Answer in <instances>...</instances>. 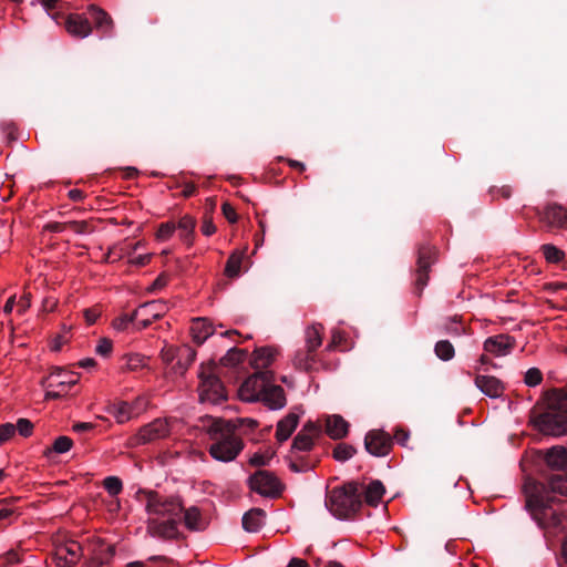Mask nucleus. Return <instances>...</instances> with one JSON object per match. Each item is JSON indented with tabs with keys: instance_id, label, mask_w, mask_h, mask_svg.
Listing matches in <instances>:
<instances>
[{
	"instance_id": "35",
	"label": "nucleus",
	"mask_w": 567,
	"mask_h": 567,
	"mask_svg": "<svg viewBox=\"0 0 567 567\" xmlns=\"http://www.w3.org/2000/svg\"><path fill=\"white\" fill-rule=\"evenodd\" d=\"M182 513H184V523L188 529L200 530L204 528L200 512L197 507L183 508Z\"/></svg>"
},
{
	"instance_id": "26",
	"label": "nucleus",
	"mask_w": 567,
	"mask_h": 567,
	"mask_svg": "<svg viewBox=\"0 0 567 567\" xmlns=\"http://www.w3.org/2000/svg\"><path fill=\"white\" fill-rule=\"evenodd\" d=\"M299 423V415L290 412L277 423L276 439L279 443L287 441Z\"/></svg>"
},
{
	"instance_id": "24",
	"label": "nucleus",
	"mask_w": 567,
	"mask_h": 567,
	"mask_svg": "<svg viewBox=\"0 0 567 567\" xmlns=\"http://www.w3.org/2000/svg\"><path fill=\"white\" fill-rule=\"evenodd\" d=\"M196 359V350L187 344L178 347L176 362L173 364V373L182 375Z\"/></svg>"
},
{
	"instance_id": "52",
	"label": "nucleus",
	"mask_w": 567,
	"mask_h": 567,
	"mask_svg": "<svg viewBox=\"0 0 567 567\" xmlns=\"http://www.w3.org/2000/svg\"><path fill=\"white\" fill-rule=\"evenodd\" d=\"M221 212L225 218L230 223L235 224L238 219V215L235 208L227 202H225L221 206Z\"/></svg>"
},
{
	"instance_id": "40",
	"label": "nucleus",
	"mask_w": 567,
	"mask_h": 567,
	"mask_svg": "<svg viewBox=\"0 0 567 567\" xmlns=\"http://www.w3.org/2000/svg\"><path fill=\"white\" fill-rule=\"evenodd\" d=\"M355 453L357 450L353 445L339 443L333 449L332 456L338 462H346L350 460Z\"/></svg>"
},
{
	"instance_id": "10",
	"label": "nucleus",
	"mask_w": 567,
	"mask_h": 567,
	"mask_svg": "<svg viewBox=\"0 0 567 567\" xmlns=\"http://www.w3.org/2000/svg\"><path fill=\"white\" fill-rule=\"evenodd\" d=\"M169 434V427L166 421L156 419L153 422L142 426L137 434L130 439L131 446L147 444Z\"/></svg>"
},
{
	"instance_id": "38",
	"label": "nucleus",
	"mask_w": 567,
	"mask_h": 567,
	"mask_svg": "<svg viewBox=\"0 0 567 567\" xmlns=\"http://www.w3.org/2000/svg\"><path fill=\"white\" fill-rule=\"evenodd\" d=\"M313 446L315 441L299 432L292 441L290 452L291 454H296L298 452H309L313 449Z\"/></svg>"
},
{
	"instance_id": "6",
	"label": "nucleus",
	"mask_w": 567,
	"mask_h": 567,
	"mask_svg": "<svg viewBox=\"0 0 567 567\" xmlns=\"http://www.w3.org/2000/svg\"><path fill=\"white\" fill-rule=\"evenodd\" d=\"M215 367H204L202 364L198 378L200 383L198 386L200 402L219 404L227 400L225 386L220 379L214 373Z\"/></svg>"
},
{
	"instance_id": "19",
	"label": "nucleus",
	"mask_w": 567,
	"mask_h": 567,
	"mask_svg": "<svg viewBox=\"0 0 567 567\" xmlns=\"http://www.w3.org/2000/svg\"><path fill=\"white\" fill-rule=\"evenodd\" d=\"M89 14L95 25V29L103 35H111L114 23L111 16L103 9L91 4L89 7Z\"/></svg>"
},
{
	"instance_id": "47",
	"label": "nucleus",
	"mask_w": 567,
	"mask_h": 567,
	"mask_svg": "<svg viewBox=\"0 0 567 567\" xmlns=\"http://www.w3.org/2000/svg\"><path fill=\"white\" fill-rule=\"evenodd\" d=\"M176 225L174 223H163L159 225L156 238L161 241L167 240L175 231Z\"/></svg>"
},
{
	"instance_id": "28",
	"label": "nucleus",
	"mask_w": 567,
	"mask_h": 567,
	"mask_svg": "<svg viewBox=\"0 0 567 567\" xmlns=\"http://www.w3.org/2000/svg\"><path fill=\"white\" fill-rule=\"evenodd\" d=\"M266 513L261 508H252L243 516V527L245 530L257 532L264 524Z\"/></svg>"
},
{
	"instance_id": "49",
	"label": "nucleus",
	"mask_w": 567,
	"mask_h": 567,
	"mask_svg": "<svg viewBox=\"0 0 567 567\" xmlns=\"http://www.w3.org/2000/svg\"><path fill=\"white\" fill-rule=\"evenodd\" d=\"M68 228H71L73 231H75L76 234H90L93 231V227L91 226V224L86 220H72V221H68Z\"/></svg>"
},
{
	"instance_id": "57",
	"label": "nucleus",
	"mask_w": 567,
	"mask_h": 567,
	"mask_svg": "<svg viewBox=\"0 0 567 567\" xmlns=\"http://www.w3.org/2000/svg\"><path fill=\"white\" fill-rule=\"evenodd\" d=\"M410 437L409 431L404 429H396L392 440L394 439L400 445L405 446Z\"/></svg>"
},
{
	"instance_id": "32",
	"label": "nucleus",
	"mask_w": 567,
	"mask_h": 567,
	"mask_svg": "<svg viewBox=\"0 0 567 567\" xmlns=\"http://www.w3.org/2000/svg\"><path fill=\"white\" fill-rule=\"evenodd\" d=\"M323 326L321 323L312 324L305 331V348L317 352V349L322 344Z\"/></svg>"
},
{
	"instance_id": "15",
	"label": "nucleus",
	"mask_w": 567,
	"mask_h": 567,
	"mask_svg": "<svg viewBox=\"0 0 567 567\" xmlns=\"http://www.w3.org/2000/svg\"><path fill=\"white\" fill-rule=\"evenodd\" d=\"M349 423L339 414L326 417L324 431L332 440H341L349 433Z\"/></svg>"
},
{
	"instance_id": "39",
	"label": "nucleus",
	"mask_w": 567,
	"mask_h": 567,
	"mask_svg": "<svg viewBox=\"0 0 567 567\" xmlns=\"http://www.w3.org/2000/svg\"><path fill=\"white\" fill-rule=\"evenodd\" d=\"M440 329L452 336V337H461L466 332V328L462 326L458 321V317L454 316L452 318H449L441 327Z\"/></svg>"
},
{
	"instance_id": "61",
	"label": "nucleus",
	"mask_w": 567,
	"mask_h": 567,
	"mask_svg": "<svg viewBox=\"0 0 567 567\" xmlns=\"http://www.w3.org/2000/svg\"><path fill=\"white\" fill-rule=\"evenodd\" d=\"M560 289L567 290V282H549L546 285V290L556 292Z\"/></svg>"
},
{
	"instance_id": "9",
	"label": "nucleus",
	"mask_w": 567,
	"mask_h": 567,
	"mask_svg": "<svg viewBox=\"0 0 567 567\" xmlns=\"http://www.w3.org/2000/svg\"><path fill=\"white\" fill-rule=\"evenodd\" d=\"M249 487L261 496L275 498L278 497L284 485L271 472L259 470L248 480Z\"/></svg>"
},
{
	"instance_id": "36",
	"label": "nucleus",
	"mask_w": 567,
	"mask_h": 567,
	"mask_svg": "<svg viewBox=\"0 0 567 567\" xmlns=\"http://www.w3.org/2000/svg\"><path fill=\"white\" fill-rule=\"evenodd\" d=\"M247 355V350L239 348H231L227 353L220 358V364L224 367H235L243 362Z\"/></svg>"
},
{
	"instance_id": "64",
	"label": "nucleus",
	"mask_w": 567,
	"mask_h": 567,
	"mask_svg": "<svg viewBox=\"0 0 567 567\" xmlns=\"http://www.w3.org/2000/svg\"><path fill=\"white\" fill-rule=\"evenodd\" d=\"M287 567H310L309 564L301 558H291Z\"/></svg>"
},
{
	"instance_id": "43",
	"label": "nucleus",
	"mask_w": 567,
	"mask_h": 567,
	"mask_svg": "<svg viewBox=\"0 0 567 567\" xmlns=\"http://www.w3.org/2000/svg\"><path fill=\"white\" fill-rule=\"evenodd\" d=\"M103 486L112 496L118 495L123 489L122 481L117 476H107L103 481Z\"/></svg>"
},
{
	"instance_id": "58",
	"label": "nucleus",
	"mask_w": 567,
	"mask_h": 567,
	"mask_svg": "<svg viewBox=\"0 0 567 567\" xmlns=\"http://www.w3.org/2000/svg\"><path fill=\"white\" fill-rule=\"evenodd\" d=\"M216 231V226L213 224V220L210 217L206 216L204 218L203 225H202V233L205 236H210Z\"/></svg>"
},
{
	"instance_id": "30",
	"label": "nucleus",
	"mask_w": 567,
	"mask_h": 567,
	"mask_svg": "<svg viewBox=\"0 0 567 567\" xmlns=\"http://www.w3.org/2000/svg\"><path fill=\"white\" fill-rule=\"evenodd\" d=\"M289 468L295 473H305L317 466L319 460L312 461L309 456L291 454L287 457Z\"/></svg>"
},
{
	"instance_id": "11",
	"label": "nucleus",
	"mask_w": 567,
	"mask_h": 567,
	"mask_svg": "<svg viewBox=\"0 0 567 567\" xmlns=\"http://www.w3.org/2000/svg\"><path fill=\"white\" fill-rule=\"evenodd\" d=\"M392 445V436L383 430H371L365 434V451L373 456L382 457L388 455Z\"/></svg>"
},
{
	"instance_id": "2",
	"label": "nucleus",
	"mask_w": 567,
	"mask_h": 567,
	"mask_svg": "<svg viewBox=\"0 0 567 567\" xmlns=\"http://www.w3.org/2000/svg\"><path fill=\"white\" fill-rule=\"evenodd\" d=\"M203 426L212 440L208 447L210 456L224 463L236 460L244 449L243 440L236 434L237 425L230 421L207 416Z\"/></svg>"
},
{
	"instance_id": "21",
	"label": "nucleus",
	"mask_w": 567,
	"mask_h": 567,
	"mask_svg": "<svg viewBox=\"0 0 567 567\" xmlns=\"http://www.w3.org/2000/svg\"><path fill=\"white\" fill-rule=\"evenodd\" d=\"M82 551V546L78 542L72 540L59 547L55 556L59 561L64 563V566H73L79 561Z\"/></svg>"
},
{
	"instance_id": "18",
	"label": "nucleus",
	"mask_w": 567,
	"mask_h": 567,
	"mask_svg": "<svg viewBox=\"0 0 567 567\" xmlns=\"http://www.w3.org/2000/svg\"><path fill=\"white\" fill-rule=\"evenodd\" d=\"M536 213L543 221L551 226H564L567 224V210L558 204H549L543 212L537 209Z\"/></svg>"
},
{
	"instance_id": "17",
	"label": "nucleus",
	"mask_w": 567,
	"mask_h": 567,
	"mask_svg": "<svg viewBox=\"0 0 567 567\" xmlns=\"http://www.w3.org/2000/svg\"><path fill=\"white\" fill-rule=\"evenodd\" d=\"M259 401L264 402L271 410H280L287 403L284 389L280 385H275L272 382L268 384Z\"/></svg>"
},
{
	"instance_id": "34",
	"label": "nucleus",
	"mask_w": 567,
	"mask_h": 567,
	"mask_svg": "<svg viewBox=\"0 0 567 567\" xmlns=\"http://www.w3.org/2000/svg\"><path fill=\"white\" fill-rule=\"evenodd\" d=\"M118 423H124L132 417L133 410L127 402L113 403L107 409Z\"/></svg>"
},
{
	"instance_id": "7",
	"label": "nucleus",
	"mask_w": 567,
	"mask_h": 567,
	"mask_svg": "<svg viewBox=\"0 0 567 567\" xmlns=\"http://www.w3.org/2000/svg\"><path fill=\"white\" fill-rule=\"evenodd\" d=\"M437 249L427 244L423 243L417 246V259H416V269H415V293L417 296L422 295L423 289L426 287L429 282V272L431 266L436 261Z\"/></svg>"
},
{
	"instance_id": "50",
	"label": "nucleus",
	"mask_w": 567,
	"mask_h": 567,
	"mask_svg": "<svg viewBox=\"0 0 567 567\" xmlns=\"http://www.w3.org/2000/svg\"><path fill=\"white\" fill-rule=\"evenodd\" d=\"M16 434V426L12 423L0 425V445L11 440Z\"/></svg>"
},
{
	"instance_id": "41",
	"label": "nucleus",
	"mask_w": 567,
	"mask_h": 567,
	"mask_svg": "<svg viewBox=\"0 0 567 567\" xmlns=\"http://www.w3.org/2000/svg\"><path fill=\"white\" fill-rule=\"evenodd\" d=\"M73 446V441L69 436H59L53 442L52 446L48 449L47 454L54 452L58 454L66 453Z\"/></svg>"
},
{
	"instance_id": "5",
	"label": "nucleus",
	"mask_w": 567,
	"mask_h": 567,
	"mask_svg": "<svg viewBox=\"0 0 567 567\" xmlns=\"http://www.w3.org/2000/svg\"><path fill=\"white\" fill-rule=\"evenodd\" d=\"M362 484L349 481L327 492L326 506L339 519L352 518L362 506Z\"/></svg>"
},
{
	"instance_id": "51",
	"label": "nucleus",
	"mask_w": 567,
	"mask_h": 567,
	"mask_svg": "<svg viewBox=\"0 0 567 567\" xmlns=\"http://www.w3.org/2000/svg\"><path fill=\"white\" fill-rule=\"evenodd\" d=\"M113 343L107 338H102L96 346L95 352L102 357H109L112 352Z\"/></svg>"
},
{
	"instance_id": "20",
	"label": "nucleus",
	"mask_w": 567,
	"mask_h": 567,
	"mask_svg": "<svg viewBox=\"0 0 567 567\" xmlns=\"http://www.w3.org/2000/svg\"><path fill=\"white\" fill-rule=\"evenodd\" d=\"M317 362H318L317 352H315L310 349H307L305 347L296 351L293 360H292V364L296 369H298L300 371L308 372V373H311L315 370H317V368H316Z\"/></svg>"
},
{
	"instance_id": "8",
	"label": "nucleus",
	"mask_w": 567,
	"mask_h": 567,
	"mask_svg": "<svg viewBox=\"0 0 567 567\" xmlns=\"http://www.w3.org/2000/svg\"><path fill=\"white\" fill-rule=\"evenodd\" d=\"M270 382H274L272 371L256 370L240 385L239 395L241 400L247 402L259 401Z\"/></svg>"
},
{
	"instance_id": "13",
	"label": "nucleus",
	"mask_w": 567,
	"mask_h": 567,
	"mask_svg": "<svg viewBox=\"0 0 567 567\" xmlns=\"http://www.w3.org/2000/svg\"><path fill=\"white\" fill-rule=\"evenodd\" d=\"M484 350L495 355H506L515 347V339L508 334H498L484 341Z\"/></svg>"
},
{
	"instance_id": "60",
	"label": "nucleus",
	"mask_w": 567,
	"mask_h": 567,
	"mask_svg": "<svg viewBox=\"0 0 567 567\" xmlns=\"http://www.w3.org/2000/svg\"><path fill=\"white\" fill-rule=\"evenodd\" d=\"M19 312L22 313L31 307V295L24 293L18 301Z\"/></svg>"
},
{
	"instance_id": "53",
	"label": "nucleus",
	"mask_w": 567,
	"mask_h": 567,
	"mask_svg": "<svg viewBox=\"0 0 567 567\" xmlns=\"http://www.w3.org/2000/svg\"><path fill=\"white\" fill-rule=\"evenodd\" d=\"M144 360L145 358L140 354H132L127 357V369L128 370H136L138 368L144 367Z\"/></svg>"
},
{
	"instance_id": "1",
	"label": "nucleus",
	"mask_w": 567,
	"mask_h": 567,
	"mask_svg": "<svg viewBox=\"0 0 567 567\" xmlns=\"http://www.w3.org/2000/svg\"><path fill=\"white\" fill-rule=\"evenodd\" d=\"M559 503L558 494L542 486H533L526 497V508L546 537L567 533V515L554 507Z\"/></svg>"
},
{
	"instance_id": "31",
	"label": "nucleus",
	"mask_w": 567,
	"mask_h": 567,
	"mask_svg": "<svg viewBox=\"0 0 567 567\" xmlns=\"http://www.w3.org/2000/svg\"><path fill=\"white\" fill-rule=\"evenodd\" d=\"M245 250H235L227 259L224 274L228 278H237L241 271V265L245 259Z\"/></svg>"
},
{
	"instance_id": "48",
	"label": "nucleus",
	"mask_w": 567,
	"mask_h": 567,
	"mask_svg": "<svg viewBox=\"0 0 567 567\" xmlns=\"http://www.w3.org/2000/svg\"><path fill=\"white\" fill-rule=\"evenodd\" d=\"M14 426L16 432L18 431L19 434L23 437H29L32 434L34 427L33 423L30 420L23 417L19 419Z\"/></svg>"
},
{
	"instance_id": "59",
	"label": "nucleus",
	"mask_w": 567,
	"mask_h": 567,
	"mask_svg": "<svg viewBox=\"0 0 567 567\" xmlns=\"http://www.w3.org/2000/svg\"><path fill=\"white\" fill-rule=\"evenodd\" d=\"M68 228V223H59V221H52L48 223L44 226V230L51 231V233H62Z\"/></svg>"
},
{
	"instance_id": "14",
	"label": "nucleus",
	"mask_w": 567,
	"mask_h": 567,
	"mask_svg": "<svg viewBox=\"0 0 567 567\" xmlns=\"http://www.w3.org/2000/svg\"><path fill=\"white\" fill-rule=\"evenodd\" d=\"M475 385L489 398H499L505 390L503 382L493 375L477 374Z\"/></svg>"
},
{
	"instance_id": "27",
	"label": "nucleus",
	"mask_w": 567,
	"mask_h": 567,
	"mask_svg": "<svg viewBox=\"0 0 567 567\" xmlns=\"http://www.w3.org/2000/svg\"><path fill=\"white\" fill-rule=\"evenodd\" d=\"M384 493V485L378 480L372 481L365 487L362 486V497L364 496V502L372 507H377L379 505Z\"/></svg>"
},
{
	"instance_id": "42",
	"label": "nucleus",
	"mask_w": 567,
	"mask_h": 567,
	"mask_svg": "<svg viewBox=\"0 0 567 567\" xmlns=\"http://www.w3.org/2000/svg\"><path fill=\"white\" fill-rule=\"evenodd\" d=\"M542 250L548 262H559L565 256L563 250L550 244L543 245Z\"/></svg>"
},
{
	"instance_id": "54",
	"label": "nucleus",
	"mask_w": 567,
	"mask_h": 567,
	"mask_svg": "<svg viewBox=\"0 0 567 567\" xmlns=\"http://www.w3.org/2000/svg\"><path fill=\"white\" fill-rule=\"evenodd\" d=\"M274 452L269 454L268 456H265L262 454H254V456L250 458L249 463L252 466H265L268 464L269 460L272 457Z\"/></svg>"
},
{
	"instance_id": "63",
	"label": "nucleus",
	"mask_w": 567,
	"mask_h": 567,
	"mask_svg": "<svg viewBox=\"0 0 567 567\" xmlns=\"http://www.w3.org/2000/svg\"><path fill=\"white\" fill-rule=\"evenodd\" d=\"M69 198L71 200H73V202H80V200H82L84 198V193L82 190H80V189H76V188L71 189L69 192Z\"/></svg>"
},
{
	"instance_id": "25",
	"label": "nucleus",
	"mask_w": 567,
	"mask_h": 567,
	"mask_svg": "<svg viewBox=\"0 0 567 567\" xmlns=\"http://www.w3.org/2000/svg\"><path fill=\"white\" fill-rule=\"evenodd\" d=\"M278 350L274 347L256 348L251 357V365L255 370H268V367L275 360Z\"/></svg>"
},
{
	"instance_id": "23",
	"label": "nucleus",
	"mask_w": 567,
	"mask_h": 567,
	"mask_svg": "<svg viewBox=\"0 0 567 567\" xmlns=\"http://www.w3.org/2000/svg\"><path fill=\"white\" fill-rule=\"evenodd\" d=\"M49 386H55L62 392H68L71 386L76 384L78 377L73 372H66L61 368H54L49 375Z\"/></svg>"
},
{
	"instance_id": "55",
	"label": "nucleus",
	"mask_w": 567,
	"mask_h": 567,
	"mask_svg": "<svg viewBox=\"0 0 567 567\" xmlns=\"http://www.w3.org/2000/svg\"><path fill=\"white\" fill-rule=\"evenodd\" d=\"M95 424L94 423H90V422H76L73 424L72 426V430L76 433H86V432H91L95 429Z\"/></svg>"
},
{
	"instance_id": "4",
	"label": "nucleus",
	"mask_w": 567,
	"mask_h": 567,
	"mask_svg": "<svg viewBox=\"0 0 567 567\" xmlns=\"http://www.w3.org/2000/svg\"><path fill=\"white\" fill-rule=\"evenodd\" d=\"M545 468L543 481L534 486H542L554 494L567 497V449L561 445L553 446L540 452Z\"/></svg>"
},
{
	"instance_id": "44",
	"label": "nucleus",
	"mask_w": 567,
	"mask_h": 567,
	"mask_svg": "<svg viewBox=\"0 0 567 567\" xmlns=\"http://www.w3.org/2000/svg\"><path fill=\"white\" fill-rule=\"evenodd\" d=\"M543 381V373L538 368H530L526 371L524 382L528 386H536Z\"/></svg>"
},
{
	"instance_id": "45",
	"label": "nucleus",
	"mask_w": 567,
	"mask_h": 567,
	"mask_svg": "<svg viewBox=\"0 0 567 567\" xmlns=\"http://www.w3.org/2000/svg\"><path fill=\"white\" fill-rule=\"evenodd\" d=\"M302 434L310 437L311 440H316L321 435V426L316 422L308 421L302 429L300 430Z\"/></svg>"
},
{
	"instance_id": "37",
	"label": "nucleus",
	"mask_w": 567,
	"mask_h": 567,
	"mask_svg": "<svg viewBox=\"0 0 567 567\" xmlns=\"http://www.w3.org/2000/svg\"><path fill=\"white\" fill-rule=\"evenodd\" d=\"M435 355L442 361H450L455 357V349L449 340H440L434 346Z\"/></svg>"
},
{
	"instance_id": "16",
	"label": "nucleus",
	"mask_w": 567,
	"mask_h": 567,
	"mask_svg": "<svg viewBox=\"0 0 567 567\" xmlns=\"http://www.w3.org/2000/svg\"><path fill=\"white\" fill-rule=\"evenodd\" d=\"M65 28L70 34L76 38H86L92 33V25L82 14H70L65 21Z\"/></svg>"
},
{
	"instance_id": "12",
	"label": "nucleus",
	"mask_w": 567,
	"mask_h": 567,
	"mask_svg": "<svg viewBox=\"0 0 567 567\" xmlns=\"http://www.w3.org/2000/svg\"><path fill=\"white\" fill-rule=\"evenodd\" d=\"M91 551L93 557L89 566L102 567L110 564L115 555V547L112 544L105 543L103 539H96L91 544Z\"/></svg>"
},
{
	"instance_id": "22",
	"label": "nucleus",
	"mask_w": 567,
	"mask_h": 567,
	"mask_svg": "<svg viewBox=\"0 0 567 567\" xmlns=\"http://www.w3.org/2000/svg\"><path fill=\"white\" fill-rule=\"evenodd\" d=\"M215 329L212 322L207 318H195L192 321L190 333L194 342L197 346L203 344L210 336H213Z\"/></svg>"
},
{
	"instance_id": "46",
	"label": "nucleus",
	"mask_w": 567,
	"mask_h": 567,
	"mask_svg": "<svg viewBox=\"0 0 567 567\" xmlns=\"http://www.w3.org/2000/svg\"><path fill=\"white\" fill-rule=\"evenodd\" d=\"M178 351V347H166L162 350L161 357L163 362L166 365L171 367V371L173 372V364L176 362V352Z\"/></svg>"
},
{
	"instance_id": "33",
	"label": "nucleus",
	"mask_w": 567,
	"mask_h": 567,
	"mask_svg": "<svg viewBox=\"0 0 567 567\" xmlns=\"http://www.w3.org/2000/svg\"><path fill=\"white\" fill-rule=\"evenodd\" d=\"M196 227V220L195 218L185 215L183 216L176 228L179 230V235L183 241H185L187 245H192L193 243V234Z\"/></svg>"
},
{
	"instance_id": "62",
	"label": "nucleus",
	"mask_w": 567,
	"mask_h": 567,
	"mask_svg": "<svg viewBox=\"0 0 567 567\" xmlns=\"http://www.w3.org/2000/svg\"><path fill=\"white\" fill-rule=\"evenodd\" d=\"M150 260H151V255H140L136 258H134L132 260V262L134 265H137V266L142 267V266L147 265L150 262Z\"/></svg>"
},
{
	"instance_id": "3",
	"label": "nucleus",
	"mask_w": 567,
	"mask_h": 567,
	"mask_svg": "<svg viewBox=\"0 0 567 567\" xmlns=\"http://www.w3.org/2000/svg\"><path fill=\"white\" fill-rule=\"evenodd\" d=\"M146 496V511L151 515L168 516L166 520L148 518L147 533L154 537L163 539L177 538L179 532L177 528L179 517L183 512V505L178 498L163 499L156 492H144Z\"/></svg>"
},
{
	"instance_id": "56",
	"label": "nucleus",
	"mask_w": 567,
	"mask_h": 567,
	"mask_svg": "<svg viewBox=\"0 0 567 567\" xmlns=\"http://www.w3.org/2000/svg\"><path fill=\"white\" fill-rule=\"evenodd\" d=\"M130 323L131 322L130 319H127V315H122L113 320L112 326L118 331H124Z\"/></svg>"
},
{
	"instance_id": "29",
	"label": "nucleus",
	"mask_w": 567,
	"mask_h": 567,
	"mask_svg": "<svg viewBox=\"0 0 567 567\" xmlns=\"http://www.w3.org/2000/svg\"><path fill=\"white\" fill-rule=\"evenodd\" d=\"M166 310L167 306L163 300L148 301L138 307V312H142V317H148L153 321L161 319Z\"/></svg>"
}]
</instances>
